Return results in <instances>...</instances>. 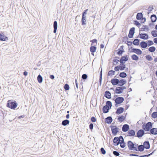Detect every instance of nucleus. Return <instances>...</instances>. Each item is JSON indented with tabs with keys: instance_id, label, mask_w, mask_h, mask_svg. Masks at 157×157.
Returning <instances> with one entry per match:
<instances>
[{
	"instance_id": "nucleus-54",
	"label": "nucleus",
	"mask_w": 157,
	"mask_h": 157,
	"mask_svg": "<svg viewBox=\"0 0 157 157\" xmlns=\"http://www.w3.org/2000/svg\"><path fill=\"white\" fill-rule=\"evenodd\" d=\"M90 120L92 122H95L96 121V119L94 117H92L91 118Z\"/></svg>"
},
{
	"instance_id": "nucleus-27",
	"label": "nucleus",
	"mask_w": 157,
	"mask_h": 157,
	"mask_svg": "<svg viewBox=\"0 0 157 157\" xmlns=\"http://www.w3.org/2000/svg\"><path fill=\"white\" fill-rule=\"evenodd\" d=\"M7 40V38L3 34H0V40L5 41Z\"/></svg>"
},
{
	"instance_id": "nucleus-7",
	"label": "nucleus",
	"mask_w": 157,
	"mask_h": 157,
	"mask_svg": "<svg viewBox=\"0 0 157 157\" xmlns=\"http://www.w3.org/2000/svg\"><path fill=\"white\" fill-rule=\"evenodd\" d=\"M130 48L132 49L130 52H134L139 55H141L142 53V51L139 49L132 48V47H131Z\"/></svg>"
},
{
	"instance_id": "nucleus-39",
	"label": "nucleus",
	"mask_w": 157,
	"mask_h": 157,
	"mask_svg": "<svg viewBox=\"0 0 157 157\" xmlns=\"http://www.w3.org/2000/svg\"><path fill=\"white\" fill-rule=\"evenodd\" d=\"M127 75L126 73L125 72H121L119 75L120 77L122 78H124L126 77L127 76Z\"/></svg>"
},
{
	"instance_id": "nucleus-57",
	"label": "nucleus",
	"mask_w": 157,
	"mask_h": 157,
	"mask_svg": "<svg viewBox=\"0 0 157 157\" xmlns=\"http://www.w3.org/2000/svg\"><path fill=\"white\" fill-rule=\"evenodd\" d=\"M119 60L118 59H114L113 60V61L114 62H115L116 63V64H115V63H114V65H116L117 64V63H118V62H119Z\"/></svg>"
},
{
	"instance_id": "nucleus-38",
	"label": "nucleus",
	"mask_w": 157,
	"mask_h": 157,
	"mask_svg": "<svg viewBox=\"0 0 157 157\" xmlns=\"http://www.w3.org/2000/svg\"><path fill=\"white\" fill-rule=\"evenodd\" d=\"M37 79L39 83H41L43 81V78L40 75H39L37 76Z\"/></svg>"
},
{
	"instance_id": "nucleus-43",
	"label": "nucleus",
	"mask_w": 157,
	"mask_h": 157,
	"mask_svg": "<svg viewBox=\"0 0 157 157\" xmlns=\"http://www.w3.org/2000/svg\"><path fill=\"white\" fill-rule=\"evenodd\" d=\"M115 71H114L110 70L109 71L108 76H112L115 74Z\"/></svg>"
},
{
	"instance_id": "nucleus-41",
	"label": "nucleus",
	"mask_w": 157,
	"mask_h": 157,
	"mask_svg": "<svg viewBox=\"0 0 157 157\" xmlns=\"http://www.w3.org/2000/svg\"><path fill=\"white\" fill-rule=\"evenodd\" d=\"M151 34L152 36L154 37L157 36V31L152 30L151 32Z\"/></svg>"
},
{
	"instance_id": "nucleus-13",
	"label": "nucleus",
	"mask_w": 157,
	"mask_h": 157,
	"mask_svg": "<svg viewBox=\"0 0 157 157\" xmlns=\"http://www.w3.org/2000/svg\"><path fill=\"white\" fill-rule=\"evenodd\" d=\"M139 38L144 40H147L148 39V35L146 33H139Z\"/></svg>"
},
{
	"instance_id": "nucleus-60",
	"label": "nucleus",
	"mask_w": 157,
	"mask_h": 157,
	"mask_svg": "<svg viewBox=\"0 0 157 157\" xmlns=\"http://www.w3.org/2000/svg\"><path fill=\"white\" fill-rule=\"evenodd\" d=\"M90 42H92L93 43H95L96 44H97V40L96 39H93L90 41Z\"/></svg>"
},
{
	"instance_id": "nucleus-50",
	"label": "nucleus",
	"mask_w": 157,
	"mask_h": 157,
	"mask_svg": "<svg viewBox=\"0 0 157 157\" xmlns=\"http://www.w3.org/2000/svg\"><path fill=\"white\" fill-rule=\"evenodd\" d=\"M147 44L149 46H150L154 44L152 40H149L147 42Z\"/></svg>"
},
{
	"instance_id": "nucleus-56",
	"label": "nucleus",
	"mask_w": 157,
	"mask_h": 157,
	"mask_svg": "<svg viewBox=\"0 0 157 157\" xmlns=\"http://www.w3.org/2000/svg\"><path fill=\"white\" fill-rule=\"evenodd\" d=\"M144 28H142V29L144 30L145 29H146L147 31L149 30V28L148 26L147 25H144Z\"/></svg>"
},
{
	"instance_id": "nucleus-20",
	"label": "nucleus",
	"mask_w": 157,
	"mask_h": 157,
	"mask_svg": "<svg viewBox=\"0 0 157 157\" xmlns=\"http://www.w3.org/2000/svg\"><path fill=\"white\" fill-rule=\"evenodd\" d=\"M118 85L120 86H122L124 85L126 83V81L124 79H121L119 80Z\"/></svg>"
},
{
	"instance_id": "nucleus-31",
	"label": "nucleus",
	"mask_w": 157,
	"mask_h": 157,
	"mask_svg": "<svg viewBox=\"0 0 157 157\" xmlns=\"http://www.w3.org/2000/svg\"><path fill=\"white\" fill-rule=\"evenodd\" d=\"M143 17V15L141 13H138L136 15V18L137 20H141Z\"/></svg>"
},
{
	"instance_id": "nucleus-45",
	"label": "nucleus",
	"mask_w": 157,
	"mask_h": 157,
	"mask_svg": "<svg viewBox=\"0 0 157 157\" xmlns=\"http://www.w3.org/2000/svg\"><path fill=\"white\" fill-rule=\"evenodd\" d=\"M151 117L153 118H155L157 117V112H153L151 115Z\"/></svg>"
},
{
	"instance_id": "nucleus-55",
	"label": "nucleus",
	"mask_w": 157,
	"mask_h": 157,
	"mask_svg": "<svg viewBox=\"0 0 157 157\" xmlns=\"http://www.w3.org/2000/svg\"><path fill=\"white\" fill-rule=\"evenodd\" d=\"M134 24L136 26H138L140 25V24L138 21L136 20L134 21Z\"/></svg>"
},
{
	"instance_id": "nucleus-18",
	"label": "nucleus",
	"mask_w": 157,
	"mask_h": 157,
	"mask_svg": "<svg viewBox=\"0 0 157 157\" xmlns=\"http://www.w3.org/2000/svg\"><path fill=\"white\" fill-rule=\"evenodd\" d=\"M124 111V108L122 107H120L117 109L116 112L117 114L119 115L122 113Z\"/></svg>"
},
{
	"instance_id": "nucleus-42",
	"label": "nucleus",
	"mask_w": 157,
	"mask_h": 157,
	"mask_svg": "<svg viewBox=\"0 0 157 157\" xmlns=\"http://www.w3.org/2000/svg\"><path fill=\"white\" fill-rule=\"evenodd\" d=\"M155 48L154 46L150 47L148 49V51L151 52H154L155 50Z\"/></svg>"
},
{
	"instance_id": "nucleus-4",
	"label": "nucleus",
	"mask_w": 157,
	"mask_h": 157,
	"mask_svg": "<svg viewBox=\"0 0 157 157\" xmlns=\"http://www.w3.org/2000/svg\"><path fill=\"white\" fill-rule=\"evenodd\" d=\"M111 128L112 132L113 135L116 136L117 133L119 132L118 128L116 126L111 125L110 126Z\"/></svg>"
},
{
	"instance_id": "nucleus-29",
	"label": "nucleus",
	"mask_w": 157,
	"mask_h": 157,
	"mask_svg": "<svg viewBox=\"0 0 157 157\" xmlns=\"http://www.w3.org/2000/svg\"><path fill=\"white\" fill-rule=\"evenodd\" d=\"M70 121L67 119L64 120L62 121V124L63 126H65L69 124Z\"/></svg>"
},
{
	"instance_id": "nucleus-64",
	"label": "nucleus",
	"mask_w": 157,
	"mask_h": 157,
	"mask_svg": "<svg viewBox=\"0 0 157 157\" xmlns=\"http://www.w3.org/2000/svg\"><path fill=\"white\" fill-rule=\"evenodd\" d=\"M153 40H154V42L155 43L157 44V38H155Z\"/></svg>"
},
{
	"instance_id": "nucleus-6",
	"label": "nucleus",
	"mask_w": 157,
	"mask_h": 157,
	"mask_svg": "<svg viewBox=\"0 0 157 157\" xmlns=\"http://www.w3.org/2000/svg\"><path fill=\"white\" fill-rule=\"evenodd\" d=\"M144 134L145 133L144 130L143 129H140L137 131L136 135L135 136L140 138L142 137Z\"/></svg>"
},
{
	"instance_id": "nucleus-9",
	"label": "nucleus",
	"mask_w": 157,
	"mask_h": 157,
	"mask_svg": "<svg viewBox=\"0 0 157 157\" xmlns=\"http://www.w3.org/2000/svg\"><path fill=\"white\" fill-rule=\"evenodd\" d=\"M128 39V37L127 36H125L123 38L122 41L123 42H124L126 44H127L128 46H129L132 44V42L131 41L127 40Z\"/></svg>"
},
{
	"instance_id": "nucleus-51",
	"label": "nucleus",
	"mask_w": 157,
	"mask_h": 157,
	"mask_svg": "<svg viewBox=\"0 0 157 157\" xmlns=\"http://www.w3.org/2000/svg\"><path fill=\"white\" fill-rule=\"evenodd\" d=\"M113 153L116 156H119L120 155V153L119 152L116 151H113Z\"/></svg>"
},
{
	"instance_id": "nucleus-15",
	"label": "nucleus",
	"mask_w": 157,
	"mask_h": 157,
	"mask_svg": "<svg viewBox=\"0 0 157 157\" xmlns=\"http://www.w3.org/2000/svg\"><path fill=\"white\" fill-rule=\"evenodd\" d=\"M135 131L132 129L128 130L127 132V136H133L135 135Z\"/></svg>"
},
{
	"instance_id": "nucleus-12",
	"label": "nucleus",
	"mask_w": 157,
	"mask_h": 157,
	"mask_svg": "<svg viewBox=\"0 0 157 157\" xmlns=\"http://www.w3.org/2000/svg\"><path fill=\"white\" fill-rule=\"evenodd\" d=\"M120 138H121V139L122 140H121V142L119 144H120V147L121 148H124L125 147L126 143L124 142V139L122 136H120Z\"/></svg>"
},
{
	"instance_id": "nucleus-47",
	"label": "nucleus",
	"mask_w": 157,
	"mask_h": 157,
	"mask_svg": "<svg viewBox=\"0 0 157 157\" xmlns=\"http://www.w3.org/2000/svg\"><path fill=\"white\" fill-rule=\"evenodd\" d=\"M64 88L66 90H69L70 89L69 86L67 84H66L64 86Z\"/></svg>"
},
{
	"instance_id": "nucleus-24",
	"label": "nucleus",
	"mask_w": 157,
	"mask_h": 157,
	"mask_svg": "<svg viewBox=\"0 0 157 157\" xmlns=\"http://www.w3.org/2000/svg\"><path fill=\"white\" fill-rule=\"evenodd\" d=\"M57 27V22L56 21H55L53 22V33H55L56 32Z\"/></svg>"
},
{
	"instance_id": "nucleus-21",
	"label": "nucleus",
	"mask_w": 157,
	"mask_h": 157,
	"mask_svg": "<svg viewBox=\"0 0 157 157\" xmlns=\"http://www.w3.org/2000/svg\"><path fill=\"white\" fill-rule=\"evenodd\" d=\"M115 92L116 94H120L122 93L123 91L120 86L117 87L116 88Z\"/></svg>"
},
{
	"instance_id": "nucleus-30",
	"label": "nucleus",
	"mask_w": 157,
	"mask_h": 157,
	"mask_svg": "<svg viewBox=\"0 0 157 157\" xmlns=\"http://www.w3.org/2000/svg\"><path fill=\"white\" fill-rule=\"evenodd\" d=\"M157 17L155 15L152 14L151 16V19L152 22H155L157 20Z\"/></svg>"
},
{
	"instance_id": "nucleus-34",
	"label": "nucleus",
	"mask_w": 157,
	"mask_h": 157,
	"mask_svg": "<svg viewBox=\"0 0 157 157\" xmlns=\"http://www.w3.org/2000/svg\"><path fill=\"white\" fill-rule=\"evenodd\" d=\"M144 147L143 145H140L138 146V151H139L141 152L143 151L144 150Z\"/></svg>"
},
{
	"instance_id": "nucleus-62",
	"label": "nucleus",
	"mask_w": 157,
	"mask_h": 157,
	"mask_svg": "<svg viewBox=\"0 0 157 157\" xmlns=\"http://www.w3.org/2000/svg\"><path fill=\"white\" fill-rule=\"evenodd\" d=\"M142 20V23H144L146 21V18L145 17H142V18L141 19Z\"/></svg>"
},
{
	"instance_id": "nucleus-26",
	"label": "nucleus",
	"mask_w": 157,
	"mask_h": 157,
	"mask_svg": "<svg viewBox=\"0 0 157 157\" xmlns=\"http://www.w3.org/2000/svg\"><path fill=\"white\" fill-rule=\"evenodd\" d=\"M125 119V116H124L123 115L119 116H118L117 120L121 122H123Z\"/></svg>"
},
{
	"instance_id": "nucleus-17",
	"label": "nucleus",
	"mask_w": 157,
	"mask_h": 157,
	"mask_svg": "<svg viewBox=\"0 0 157 157\" xmlns=\"http://www.w3.org/2000/svg\"><path fill=\"white\" fill-rule=\"evenodd\" d=\"M147 133H149L151 134L157 135V128H151L150 131V133L147 132Z\"/></svg>"
},
{
	"instance_id": "nucleus-36",
	"label": "nucleus",
	"mask_w": 157,
	"mask_h": 157,
	"mask_svg": "<svg viewBox=\"0 0 157 157\" xmlns=\"http://www.w3.org/2000/svg\"><path fill=\"white\" fill-rule=\"evenodd\" d=\"M140 40L138 39H135L134 40L132 43L134 45H135L137 46L139 44V43L140 42Z\"/></svg>"
},
{
	"instance_id": "nucleus-8",
	"label": "nucleus",
	"mask_w": 157,
	"mask_h": 157,
	"mask_svg": "<svg viewBox=\"0 0 157 157\" xmlns=\"http://www.w3.org/2000/svg\"><path fill=\"white\" fill-rule=\"evenodd\" d=\"M18 104L15 101H12L10 100V109H15L17 107Z\"/></svg>"
},
{
	"instance_id": "nucleus-25",
	"label": "nucleus",
	"mask_w": 157,
	"mask_h": 157,
	"mask_svg": "<svg viewBox=\"0 0 157 157\" xmlns=\"http://www.w3.org/2000/svg\"><path fill=\"white\" fill-rule=\"evenodd\" d=\"M144 148L148 149L150 148V145L148 141H145L144 143Z\"/></svg>"
},
{
	"instance_id": "nucleus-28",
	"label": "nucleus",
	"mask_w": 157,
	"mask_h": 157,
	"mask_svg": "<svg viewBox=\"0 0 157 157\" xmlns=\"http://www.w3.org/2000/svg\"><path fill=\"white\" fill-rule=\"evenodd\" d=\"M110 109H109L108 106L104 105L103 107L102 111L103 113H108L109 111V110Z\"/></svg>"
},
{
	"instance_id": "nucleus-16",
	"label": "nucleus",
	"mask_w": 157,
	"mask_h": 157,
	"mask_svg": "<svg viewBox=\"0 0 157 157\" xmlns=\"http://www.w3.org/2000/svg\"><path fill=\"white\" fill-rule=\"evenodd\" d=\"M129 126L127 124H124L122 127V130L124 132L128 131L129 129Z\"/></svg>"
},
{
	"instance_id": "nucleus-23",
	"label": "nucleus",
	"mask_w": 157,
	"mask_h": 157,
	"mask_svg": "<svg viewBox=\"0 0 157 157\" xmlns=\"http://www.w3.org/2000/svg\"><path fill=\"white\" fill-rule=\"evenodd\" d=\"M104 96L108 99H110L111 98V94L109 91H106L105 92Z\"/></svg>"
},
{
	"instance_id": "nucleus-48",
	"label": "nucleus",
	"mask_w": 157,
	"mask_h": 157,
	"mask_svg": "<svg viewBox=\"0 0 157 157\" xmlns=\"http://www.w3.org/2000/svg\"><path fill=\"white\" fill-rule=\"evenodd\" d=\"M154 151H153L152 153H150L149 154L145 155H140V156H139V157H148L150 156V155H152L153 154V153L154 152Z\"/></svg>"
},
{
	"instance_id": "nucleus-40",
	"label": "nucleus",
	"mask_w": 157,
	"mask_h": 157,
	"mask_svg": "<svg viewBox=\"0 0 157 157\" xmlns=\"http://www.w3.org/2000/svg\"><path fill=\"white\" fill-rule=\"evenodd\" d=\"M119 67L120 70L123 71L124 69L126 68L125 65L124 64H121L119 65Z\"/></svg>"
},
{
	"instance_id": "nucleus-49",
	"label": "nucleus",
	"mask_w": 157,
	"mask_h": 157,
	"mask_svg": "<svg viewBox=\"0 0 157 157\" xmlns=\"http://www.w3.org/2000/svg\"><path fill=\"white\" fill-rule=\"evenodd\" d=\"M100 151L101 154L103 155H104L106 153V151L103 147L101 148Z\"/></svg>"
},
{
	"instance_id": "nucleus-61",
	"label": "nucleus",
	"mask_w": 157,
	"mask_h": 157,
	"mask_svg": "<svg viewBox=\"0 0 157 157\" xmlns=\"http://www.w3.org/2000/svg\"><path fill=\"white\" fill-rule=\"evenodd\" d=\"M153 6H150L148 8V11H151L153 9Z\"/></svg>"
},
{
	"instance_id": "nucleus-3",
	"label": "nucleus",
	"mask_w": 157,
	"mask_h": 157,
	"mask_svg": "<svg viewBox=\"0 0 157 157\" xmlns=\"http://www.w3.org/2000/svg\"><path fill=\"white\" fill-rule=\"evenodd\" d=\"M124 101V98L121 97H119L116 98L114 100L115 102V106L117 107L118 105L122 103Z\"/></svg>"
},
{
	"instance_id": "nucleus-11",
	"label": "nucleus",
	"mask_w": 157,
	"mask_h": 157,
	"mask_svg": "<svg viewBox=\"0 0 157 157\" xmlns=\"http://www.w3.org/2000/svg\"><path fill=\"white\" fill-rule=\"evenodd\" d=\"M128 58L127 55L122 56L119 60L121 64H124L125 62L128 61Z\"/></svg>"
},
{
	"instance_id": "nucleus-63",
	"label": "nucleus",
	"mask_w": 157,
	"mask_h": 157,
	"mask_svg": "<svg viewBox=\"0 0 157 157\" xmlns=\"http://www.w3.org/2000/svg\"><path fill=\"white\" fill-rule=\"evenodd\" d=\"M102 79V77H99V85L100 86L101 85Z\"/></svg>"
},
{
	"instance_id": "nucleus-35",
	"label": "nucleus",
	"mask_w": 157,
	"mask_h": 157,
	"mask_svg": "<svg viewBox=\"0 0 157 157\" xmlns=\"http://www.w3.org/2000/svg\"><path fill=\"white\" fill-rule=\"evenodd\" d=\"M106 105L105 106H108L109 109H111L112 106V102L109 101H107L106 102Z\"/></svg>"
},
{
	"instance_id": "nucleus-22",
	"label": "nucleus",
	"mask_w": 157,
	"mask_h": 157,
	"mask_svg": "<svg viewBox=\"0 0 157 157\" xmlns=\"http://www.w3.org/2000/svg\"><path fill=\"white\" fill-rule=\"evenodd\" d=\"M105 122L107 124H110L113 121L111 117L109 116L105 118Z\"/></svg>"
},
{
	"instance_id": "nucleus-10",
	"label": "nucleus",
	"mask_w": 157,
	"mask_h": 157,
	"mask_svg": "<svg viewBox=\"0 0 157 157\" xmlns=\"http://www.w3.org/2000/svg\"><path fill=\"white\" fill-rule=\"evenodd\" d=\"M135 28L134 27H132L130 29L128 35V36L129 38H133L135 33Z\"/></svg>"
},
{
	"instance_id": "nucleus-58",
	"label": "nucleus",
	"mask_w": 157,
	"mask_h": 157,
	"mask_svg": "<svg viewBox=\"0 0 157 157\" xmlns=\"http://www.w3.org/2000/svg\"><path fill=\"white\" fill-rule=\"evenodd\" d=\"M120 70V68L119 66H117L115 67H114V70L116 71H118Z\"/></svg>"
},
{
	"instance_id": "nucleus-52",
	"label": "nucleus",
	"mask_w": 157,
	"mask_h": 157,
	"mask_svg": "<svg viewBox=\"0 0 157 157\" xmlns=\"http://www.w3.org/2000/svg\"><path fill=\"white\" fill-rule=\"evenodd\" d=\"M87 77V75L86 74H83L82 75V78L83 79V80H85L86 79Z\"/></svg>"
},
{
	"instance_id": "nucleus-2",
	"label": "nucleus",
	"mask_w": 157,
	"mask_h": 157,
	"mask_svg": "<svg viewBox=\"0 0 157 157\" xmlns=\"http://www.w3.org/2000/svg\"><path fill=\"white\" fill-rule=\"evenodd\" d=\"M127 145L129 150H134L136 151H138V149L135 146V144H134L131 141H128V142Z\"/></svg>"
},
{
	"instance_id": "nucleus-19",
	"label": "nucleus",
	"mask_w": 157,
	"mask_h": 157,
	"mask_svg": "<svg viewBox=\"0 0 157 157\" xmlns=\"http://www.w3.org/2000/svg\"><path fill=\"white\" fill-rule=\"evenodd\" d=\"M140 45L141 48H145L148 45L147 43L144 41H142L140 43Z\"/></svg>"
},
{
	"instance_id": "nucleus-53",
	"label": "nucleus",
	"mask_w": 157,
	"mask_h": 157,
	"mask_svg": "<svg viewBox=\"0 0 157 157\" xmlns=\"http://www.w3.org/2000/svg\"><path fill=\"white\" fill-rule=\"evenodd\" d=\"M88 10V9H87L84 11L82 13V17H86V15L87 14L86 12Z\"/></svg>"
},
{
	"instance_id": "nucleus-59",
	"label": "nucleus",
	"mask_w": 157,
	"mask_h": 157,
	"mask_svg": "<svg viewBox=\"0 0 157 157\" xmlns=\"http://www.w3.org/2000/svg\"><path fill=\"white\" fill-rule=\"evenodd\" d=\"M94 127L93 124L92 123H91L89 125V128L91 130H92L93 129Z\"/></svg>"
},
{
	"instance_id": "nucleus-5",
	"label": "nucleus",
	"mask_w": 157,
	"mask_h": 157,
	"mask_svg": "<svg viewBox=\"0 0 157 157\" xmlns=\"http://www.w3.org/2000/svg\"><path fill=\"white\" fill-rule=\"evenodd\" d=\"M120 138V136L119 137H115L114 138L113 142V145L115 146H117L120 143L121 140H122Z\"/></svg>"
},
{
	"instance_id": "nucleus-1",
	"label": "nucleus",
	"mask_w": 157,
	"mask_h": 157,
	"mask_svg": "<svg viewBox=\"0 0 157 157\" xmlns=\"http://www.w3.org/2000/svg\"><path fill=\"white\" fill-rule=\"evenodd\" d=\"M152 127V124L151 122H148L146 124H143L142 126L143 129L145 131H150Z\"/></svg>"
},
{
	"instance_id": "nucleus-37",
	"label": "nucleus",
	"mask_w": 157,
	"mask_h": 157,
	"mask_svg": "<svg viewBox=\"0 0 157 157\" xmlns=\"http://www.w3.org/2000/svg\"><path fill=\"white\" fill-rule=\"evenodd\" d=\"M96 48V47L94 46H91L90 48V52L92 53H94L95 52Z\"/></svg>"
},
{
	"instance_id": "nucleus-44",
	"label": "nucleus",
	"mask_w": 157,
	"mask_h": 157,
	"mask_svg": "<svg viewBox=\"0 0 157 157\" xmlns=\"http://www.w3.org/2000/svg\"><path fill=\"white\" fill-rule=\"evenodd\" d=\"M118 51L117 52V54L119 56L121 55L124 52V50H122V49H118Z\"/></svg>"
},
{
	"instance_id": "nucleus-32",
	"label": "nucleus",
	"mask_w": 157,
	"mask_h": 157,
	"mask_svg": "<svg viewBox=\"0 0 157 157\" xmlns=\"http://www.w3.org/2000/svg\"><path fill=\"white\" fill-rule=\"evenodd\" d=\"M132 59L133 60L137 61L139 60V58L138 56L136 54H133L131 56Z\"/></svg>"
},
{
	"instance_id": "nucleus-14",
	"label": "nucleus",
	"mask_w": 157,
	"mask_h": 157,
	"mask_svg": "<svg viewBox=\"0 0 157 157\" xmlns=\"http://www.w3.org/2000/svg\"><path fill=\"white\" fill-rule=\"evenodd\" d=\"M111 83L113 85H118L119 79L116 78L112 79L111 81Z\"/></svg>"
},
{
	"instance_id": "nucleus-33",
	"label": "nucleus",
	"mask_w": 157,
	"mask_h": 157,
	"mask_svg": "<svg viewBox=\"0 0 157 157\" xmlns=\"http://www.w3.org/2000/svg\"><path fill=\"white\" fill-rule=\"evenodd\" d=\"M86 17H82L81 20L82 25H86Z\"/></svg>"
},
{
	"instance_id": "nucleus-46",
	"label": "nucleus",
	"mask_w": 157,
	"mask_h": 157,
	"mask_svg": "<svg viewBox=\"0 0 157 157\" xmlns=\"http://www.w3.org/2000/svg\"><path fill=\"white\" fill-rule=\"evenodd\" d=\"M145 57L146 59L148 61H151L153 59L152 57L150 55H147Z\"/></svg>"
}]
</instances>
